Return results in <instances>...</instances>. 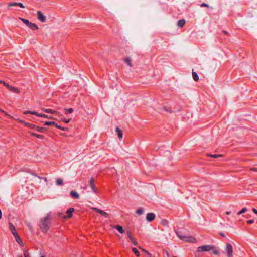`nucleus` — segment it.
<instances>
[{
    "mask_svg": "<svg viewBox=\"0 0 257 257\" xmlns=\"http://www.w3.org/2000/svg\"><path fill=\"white\" fill-rule=\"evenodd\" d=\"M52 212L46 214L45 216L40 218L39 226L41 231L43 233L47 232L51 227L52 222Z\"/></svg>",
    "mask_w": 257,
    "mask_h": 257,
    "instance_id": "obj_1",
    "label": "nucleus"
},
{
    "mask_svg": "<svg viewBox=\"0 0 257 257\" xmlns=\"http://www.w3.org/2000/svg\"><path fill=\"white\" fill-rule=\"evenodd\" d=\"M176 233L179 238L182 240L192 243L196 242V238L193 236L183 235L179 231H177Z\"/></svg>",
    "mask_w": 257,
    "mask_h": 257,
    "instance_id": "obj_2",
    "label": "nucleus"
},
{
    "mask_svg": "<svg viewBox=\"0 0 257 257\" xmlns=\"http://www.w3.org/2000/svg\"><path fill=\"white\" fill-rule=\"evenodd\" d=\"M213 245H204L201 246H199L197 249V252H208L209 251L212 249Z\"/></svg>",
    "mask_w": 257,
    "mask_h": 257,
    "instance_id": "obj_3",
    "label": "nucleus"
},
{
    "mask_svg": "<svg viewBox=\"0 0 257 257\" xmlns=\"http://www.w3.org/2000/svg\"><path fill=\"white\" fill-rule=\"evenodd\" d=\"M225 251L226 252V254L228 257H232L233 253V247L232 246L229 244L227 243L226 245Z\"/></svg>",
    "mask_w": 257,
    "mask_h": 257,
    "instance_id": "obj_4",
    "label": "nucleus"
},
{
    "mask_svg": "<svg viewBox=\"0 0 257 257\" xmlns=\"http://www.w3.org/2000/svg\"><path fill=\"white\" fill-rule=\"evenodd\" d=\"M156 215L153 213H149L146 215V220L148 222H152L155 219Z\"/></svg>",
    "mask_w": 257,
    "mask_h": 257,
    "instance_id": "obj_5",
    "label": "nucleus"
},
{
    "mask_svg": "<svg viewBox=\"0 0 257 257\" xmlns=\"http://www.w3.org/2000/svg\"><path fill=\"white\" fill-rule=\"evenodd\" d=\"M94 182L95 181L94 179L93 178H91L90 180L89 185L93 192L94 193H97V189L96 188Z\"/></svg>",
    "mask_w": 257,
    "mask_h": 257,
    "instance_id": "obj_6",
    "label": "nucleus"
},
{
    "mask_svg": "<svg viewBox=\"0 0 257 257\" xmlns=\"http://www.w3.org/2000/svg\"><path fill=\"white\" fill-rule=\"evenodd\" d=\"M37 18L42 22H44L46 21V17L40 11L37 12Z\"/></svg>",
    "mask_w": 257,
    "mask_h": 257,
    "instance_id": "obj_7",
    "label": "nucleus"
},
{
    "mask_svg": "<svg viewBox=\"0 0 257 257\" xmlns=\"http://www.w3.org/2000/svg\"><path fill=\"white\" fill-rule=\"evenodd\" d=\"M74 211V209L73 208H69L67 211H66V214L67 215V216H64V218H71L72 216V213Z\"/></svg>",
    "mask_w": 257,
    "mask_h": 257,
    "instance_id": "obj_8",
    "label": "nucleus"
},
{
    "mask_svg": "<svg viewBox=\"0 0 257 257\" xmlns=\"http://www.w3.org/2000/svg\"><path fill=\"white\" fill-rule=\"evenodd\" d=\"M127 235L129 239L131 240L132 243L134 245H137L138 244V242L137 240L131 235V232L127 231L126 232Z\"/></svg>",
    "mask_w": 257,
    "mask_h": 257,
    "instance_id": "obj_9",
    "label": "nucleus"
},
{
    "mask_svg": "<svg viewBox=\"0 0 257 257\" xmlns=\"http://www.w3.org/2000/svg\"><path fill=\"white\" fill-rule=\"evenodd\" d=\"M93 209L96 211V212L101 214L102 215L104 216L105 217H108V214H107L106 212H104L103 210H101L100 209H99L96 208H93Z\"/></svg>",
    "mask_w": 257,
    "mask_h": 257,
    "instance_id": "obj_10",
    "label": "nucleus"
},
{
    "mask_svg": "<svg viewBox=\"0 0 257 257\" xmlns=\"http://www.w3.org/2000/svg\"><path fill=\"white\" fill-rule=\"evenodd\" d=\"M72 198L74 199H79L80 197L79 194L75 191L72 190L70 193Z\"/></svg>",
    "mask_w": 257,
    "mask_h": 257,
    "instance_id": "obj_11",
    "label": "nucleus"
},
{
    "mask_svg": "<svg viewBox=\"0 0 257 257\" xmlns=\"http://www.w3.org/2000/svg\"><path fill=\"white\" fill-rule=\"evenodd\" d=\"M10 225V229L12 233V234L15 236L17 234V232L16 231V228L15 226L11 223H9Z\"/></svg>",
    "mask_w": 257,
    "mask_h": 257,
    "instance_id": "obj_12",
    "label": "nucleus"
},
{
    "mask_svg": "<svg viewBox=\"0 0 257 257\" xmlns=\"http://www.w3.org/2000/svg\"><path fill=\"white\" fill-rule=\"evenodd\" d=\"M117 134V135L120 139H121L122 138L123 136V133L122 131L119 128V127H117L115 130Z\"/></svg>",
    "mask_w": 257,
    "mask_h": 257,
    "instance_id": "obj_13",
    "label": "nucleus"
},
{
    "mask_svg": "<svg viewBox=\"0 0 257 257\" xmlns=\"http://www.w3.org/2000/svg\"><path fill=\"white\" fill-rule=\"evenodd\" d=\"M42 110H43V111L45 112L48 113H53V114H57L59 113L58 112H57L56 111H54L52 109H43Z\"/></svg>",
    "mask_w": 257,
    "mask_h": 257,
    "instance_id": "obj_14",
    "label": "nucleus"
},
{
    "mask_svg": "<svg viewBox=\"0 0 257 257\" xmlns=\"http://www.w3.org/2000/svg\"><path fill=\"white\" fill-rule=\"evenodd\" d=\"M28 27L31 30L38 29V26L36 24L31 22H30V24H29Z\"/></svg>",
    "mask_w": 257,
    "mask_h": 257,
    "instance_id": "obj_15",
    "label": "nucleus"
},
{
    "mask_svg": "<svg viewBox=\"0 0 257 257\" xmlns=\"http://www.w3.org/2000/svg\"><path fill=\"white\" fill-rule=\"evenodd\" d=\"M24 114H31L32 115H35L39 117V115H40V113H38L36 111H25L23 112Z\"/></svg>",
    "mask_w": 257,
    "mask_h": 257,
    "instance_id": "obj_16",
    "label": "nucleus"
},
{
    "mask_svg": "<svg viewBox=\"0 0 257 257\" xmlns=\"http://www.w3.org/2000/svg\"><path fill=\"white\" fill-rule=\"evenodd\" d=\"M185 24V20L184 19L180 20L178 21L177 25L180 28H182Z\"/></svg>",
    "mask_w": 257,
    "mask_h": 257,
    "instance_id": "obj_17",
    "label": "nucleus"
},
{
    "mask_svg": "<svg viewBox=\"0 0 257 257\" xmlns=\"http://www.w3.org/2000/svg\"><path fill=\"white\" fill-rule=\"evenodd\" d=\"M114 228L121 234L123 233L124 231L121 226L116 225Z\"/></svg>",
    "mask_w": 257,
    "mask_h": 257,
    "instance_id": "obj_18",
    "label": "nucleus"
},
{
    "mask_svg": "<svg viewBox=\"0 0 257 257\" xmlns=\"http://www.w3.org/2000/svg\"><path fill=\"white\" fill-rule=\"evenodd\" d=\"M136 213L138 215H141L144 213V209L143 208H140L136 211Z\"/></svg>",
    "mask_w": 257,
    "mask_h": 257,
    "instance_id": "obj_19",
    "label": "nucleus"
},
{
    "mask_svg": "<svg viewBox=\"0 0 257 257\" xmlns=\"http://www.w3.org/2000/svg\"><path fill=\"white\" fill-rule=\"evenodd\" d=\"M192 77L194 80L196 82H197L199 80V76L197 73H196L195 72L193 71L192 72Z\"/></svg>",
    "mask_w": 257,
    "mask_h": 257,
    "instance_id": "obj_20",
    "label": "nucleus"
},
{
    "mask_svg": "<svg viewBox=\"0 0 257 257\" xmlns=\"http://www.w3.org/2000/svg\"><path fill=\"white\" fill-rule=\"evenodd\" d=\"M213 248L212 249H211V250L212 251V253L214 255H218L219 254V250L217 249V248L215 246L213 245Z\"/></svg>",
    "mask_w": 257,
    "mask_h": 257,
    "instance_id": "obj_21",
    "label": "nucleus"
},
{
    "mask_svg": "<svg viewBox=\"0 0 257 257\" xmlns=\"http://www.w3.org/2000/svg\"><path fill=\"white\" fill-rule=\"evenodd\" d=\"M14 237H15L17 243L20 245H22L21 244H22V241L21 239L20 238V236L18 235V234L16 235H15Z\"/></svg>",
    "mask_w": 257,
    "mask_h": 257,
    "instance_id": "obj_22",
    "label": "nucleus"
},
{
    "mask_svg": "<svg viewBox=\"0 0 257 257\" xmlns=\"http://www.w3.org/2000/svg\"><path fill=\"white\" fill-rule=\"evenodd\" d=\"M19 19L27 26L28 27L29 26V24H30V22H29V21L28 20H27V19H24V18H19Z\"/></svg>",
    "mask_w": 257,
    "mask_h": 257,
    "instance_id": "obj_23",
    "label": "nucleus"
},
{
    "mask_svg": "<svg viewBox=\"0 0 257 257\" xmlns=\"http://www.w3.org/2000/svg\"><path fill=\"white\" fill-rule=\"evenodd\" d=\"M124 62L130 67H132L131 60L130 58L127 57L124 59Z\"/></svg>",
    "mask_w": 257,
    "mask_h": 257,
    "instance_id": "obj_24",
    "label": "nucleus"
},
{
    "mask_svg": "<svg viewBox=\"0 0 257 257\" xmlns=\"http://www.w3.org/2000/svg\"><path fill=\"white\" fill-rule=\"evenodd\" d=\"M55 121H45L44 122V125H54L55 126V125L57 124Z\"/></svg>",
    "mask_w": 257,
    "mask_h": 257,
    "instance_id": "obj_25",
    "label": "nucleus"
},
{
    "mask_svg": "<svg viewBox=\"0 0 257 257\" xmlns=\"http://www.w3.org/2000/svg\"><path fill=\"white\" fill-rule=\"evenodd\" d=\"M25 125L27 126L28 127L31 128H35L36 126L33 124H31L30 123H25Z\"/></svg>",
    "mask_w": 257,
    "mask_h": 257,
    "instance_id": "obj_26",
    "label": "nucleus"
},
{
    "mask_svg": "<svg viewBox=\"0 0 257 257\" xmlns=\"http://www.w3.org/2000/svg\"><path fill=\"white\" fill-rule=\"evenodd\" d=\"M10 90L11 91L15 92V93H19L20 92V91H19V90L18 88H17L16 87H10Z\"/></svg>",
    "mask_w": 257,
    "mask_h": 257,
    "instance_id": "obj_27",
    "label": "nucleus"
},
{
    "mask_svg": "<svg viewBox=\"0 0 257 257\" xmlns=\"http://www.w3.org/2000/svg\"><path fill=\"white\" fill-rule=\"evenodd\" d=\"M56 183V185H58V186L63 185V183L62 179L61 178L57 179Z\"/></svg>",
    "mask_w": 257,
    "mask_h": 257,
    "instance_id": "obj_28",
    "label": "nucleus"
},
{
    "mask_svg": "<svg viewBox=\"0 0 257 257\" xmlns=\"http://www.w3.org/2000/svg\"><path fill=\"white\" fill-rule=\"evenodd\" d=\"M65 113H71L73 112V109L71 108H65L64 109Z\"/></svg>",
    "mask_w": 257,
    "mask_h": 257,
    "instance_id": "obj_29",
    "label": "nucleus"
},
{
    "mask_svg": "<svg viewBox=\"0 0 257 257\" xmlns=\"http://www.w3.org/2000/svg\"><path fill=\"white\" fill-rule=\"evenodd\" d=\"M132 251L135 254V255L137 256H139L140 255V253L139 252V251L137 250V248H132Z\"/></svg>",
    "mask_w": 257,
    "mask_h": 257,
    "instance_id": "obj_30",
    "label": "nucleus"
},
{
    "mask_svg": "<svg viewBox=\"0 0 257 257\" xmlns=\"http://www.w3.org/2000/svg\"><path fill=\"white\" fill-rule=\"evenodd\" d=\"M55 127L63 131H67L68 129V127H62L60 125H59L58 124L55 125Z\"/></svg>",
    "mask_w": 257,
    "mask_h": 257,
    "instance_id": "obj_31",
    "label": "nucleus"
},
{
    "mask_svg": "<svg viewBox=\"0 0 257 257\" xmlns=\"http://www.w3.org/2000/svg\"><path fill=\"white\" fill-rule=\"evenodd\" d=\"M207 156L209 157H213V158H218V157H221V155H218V154L212 155V154H207Z\"/></svg>",
    "mask_w": 257,
    "mask_h": 257,
    "instance_id": "obj_32",
    "label": "nucleus"
},
{
    "mask_svg": "<svg viewBox=\"0 0 257 257\" xmlns=\"http://www.w3.org/2000/svg\"><path fill=\"white\" fill-rule=\"evenodd\" d=\"M35 129H36L37 130V131H38L39 132H43L44 130H46V128L45 127H39L38 126H36V127H35Z\"/></svg>",
    "mask_w": 257,
    "mask_h": 257,
    "instance_id": "obj_33",
    "label": "nucleus"
},
{
    "mask_svg": "<svg viewBox=\"0 0 257 257\" xmlns=\"http://www.w3.org/2000/svg\"><path fill=\"white\" fill-rule=\"evenodd\" d=\"M247 208H243L242 210H241L240 211H239L238 213H237V214L238 215H240V214H242L245 212H246V211H247Z\"/></svg>",
    "mask_w": 257,
    "mask_h": 257,
    "instance_id": "obj_34",
    "label": "nucleus"
},
{
    "mask_svg": "<svg viewBox=\"0 0 257 257\" xmlns=\"http://www.w3.org/2000/svg\"><path fill=\"white\" fill-rule=\"evenodd\" d=\"M27 226L28 227V228H29V230L30 231V232H31V233H32V232H33V227H32V226L31 225V223L28 222V223H27Z\"/></svg>",
    "mask_w": 257,
    "mask_h": 257,
    "instance_id": "obj_35",
    "label": "nucleus"
},
{
    "mask_svg": "<svg viewBox=\"0 0 257 257\" xmlns=\"http://www.w3.org/2000/svg\"><path fill=\"white\" fill-rule=\"evenodd\" d=\"M9 6H18L17 2L10 3L8 4Z\"/></svg>",
    "mask_w": 257,
    "mask_h": 257,
    "instance_id": "obj_36",
    "label": "nucleus"
},
{
    "mask_svg": "<svg viewBox=\"0 0 257 257\" xmlns=\"http://www.w3.org/2000/svg\"><path fill=\"white\" fill-rule=\"evenodd\" d=\"M39 117H44V118H52V117H49L48 115L42 113H40V115H39Z\"/></svg>",
    "mask_w": 257,
    "mask_h": 257,
    "instance_id": "obj_37",
    "label": "nucleus"
},
{
    "mask_svg": "<svg viewBox=\"0 0 257 257\" xmlns=\"http://www.w3.org/2000/svg\"><path fill=\"white\" fill-rule=\"evenodd\" d=\"M24 257H30V254L27 250H25L24 252Z\"/></svg>",
    "mask_w": 257,
    "mask_h": 257,
    "instance_id": "obj_38",
    "label": "nucleus"
},
{
    "mask_svg": "<svg viewBox=\"0 0 257 257\" xmlns=\"http://www.w3.org/2000/svg\"><path fill=\"white\" fill-rule=\"evenodd\" d=\"M161 223L162 224V225L166 226L168 225V222L166 220H164L162 221Z\"/></svg>",
    "mask_w": 257,
    "mask_h": 257,
    "instance_id": "obj_39",
    "label": "nucleus"
},
{
    "mask_svg": "<svg viewBox=\"0 0 257 257\" xmlns=\"http://www.w3.org/2000/svg\"><path fill=\"white\" fill-rule=\"evenodd\" d=\"M200 6L201 7H207L208 8L209 7V6L208 4H206V3H202L201 5H200Z\"/></svg>",
    "mask_w": 257,
    "mask_h": 257,
    "instance_id": "obj_40",
    "label": "nucleus"
},
{
    "mask_svg": "<svg viewBox=\"0 0 257 257\" xmlns=\"http://www.w3.org/2000/svg\"><path fill=\"white\" fill-rule=\"evenodd\" d=\"M3 84L4 86H6L7 88L10 89V87H11V86H10L8 84L6 83L5 82H3Z\"/></svg>",
    "mask_w": 257,
    "mask_h": 257,
    "instance_id": "obj_41",
    "label": "nucleus"
},
{
    "mask_svg": "<svg viewBox=\"0 0 257 257\" xmlns=\"http://www.w3.org/2000/svg\"><path fill=\"white\" fill-rule=\"evenodd\" d=\"M37 138L40 139H43L44 138V136L42 135H39L38 134Z\"/></svg>",
    "mask_w": 257,
    "mask_h": 257,
    "instance_id": "obj_42",
    "label": "nucleus"
},
{
    "mask_svg": "<svg viewBox=\"0 0 257 257\" xmlns=\"http://www.w3.org/2000/svg\"><path fill=\"white\" fill-rule=\"evenodd\" d=\"M18 6H19V7H20L22 8H25V6L21 3H18Z\"/></svg>",
    "mask_w": 257,
    "mask_h": 257,
    "instance_id": "obj_43",
    "label": "nucleus"
},
{
    "mask_svg": "<svg viewBox=\"0 0 257 257\" xmlns=\"http://www.w3.org/2000/svg\"><path fill=\"white\" fill-rule=\"evenodd\" d=\"M62 120L64 121L66 123H68L70 122V119H66L65 118L63 119Z\"/></svg>",
    "mask_w": 257,
    "mask_h": 257,
    "instance_id": "obj_44",
    "label": "nucleus"
},
{
    "mask_svg": "<svg viewBox=\"0 0 257 257\" xmlns=\"http://www.w3.org/2000/svg\"><path fill=\"white\" fill-rule=\"evenodd\" d=\"M254 222V220H249L247 221V223L248 224H250L253 223Z\"/></svg>",
    "mask_w": 257,
    "mask_h": 257,
    "instance_id": "obj_45",
    "label": "nucleus"
},
{
    "mask_svg": "<svg viewBox=\"0 0 257 257\" xmlns=\"http://www.w3.org/2000/svg\"><path fill=\"white\" fill-rule=\"evenodd\" d=\"M164 109H165L166 111H167V112H169V113H172V110H171V109H167L166 107H164Z\"/></svg>",
    "mask_w": 257,
    "mask_h": 257,
    "instance_id": "obj_46",
    "label": "nucleus"
},
{
    "mask_svg": "<svg viewBox=\"0 0 257 257\" xmlns=\"http://www.w3.org/2000/svg\"><path fill=\"white\" fill-rule=\"evenodd\" d=\"M0 112H1L2 113L5 114V115H6L7 116H9V115L5 111L3 110L2 109H0Z\"/></svg>",
    "mask_w": 257,
    "mask_h": 257,
    "instance_id": "obj_47",
    "label": "nucleus"
},
{
    "mask_svg": "<svg viewBox=\"0 0 257 257\" xmlns=\"http://www.w3.org/2000/svg\"><path fill=\"white\" fill-rule=\"evenodd\" d=\"M31 135L32 136H34V137H37V135H38V134H37L35 133H31Z\"/></svg>",
    "mask_w": 257,
    "mask_h": 257,
    "instance_id": "obj_48",
    "label": "nucleus"
},
{
    "mask_svg": "<svg viewBox=\"0 0 257 257\" xmlns=\"http://www.w3.org/2000/svg\"><path fill=\"white\" fill-rule=\"evenodd\" d=\"M142 249V250H143L144 252H145V253H146L147 254H148V255H151V254H150V253H149L148 251H147V250H145V249Z\"/></svg>",
    "mask_w": 257,
    "mask_h": 257,
    "instance_id": "obj_49",
    "label": "nucleus"
},
{
    "mask_svg": "<svg viewBox=\"0 0 257 257\" xmlns=\"http://www.w3.org/2000/svg\"><path fill=\"white\" fill-rule=\"evenodd\" d=\"M252 211H253V212H254L255 214H257V209H255V208H253V209H252Z\"/></svg>",
    "mask_w": 257,
    "mask_h": 257,
    "instance_id": "obj_50",
    "label": "nucleus"
},
{
    "mask_svg": "<svg viewBox=\"0 0 257 257\" xmlns=\"http://www.w3.org/2000/svg\"><path fill=\"white\" fill-rule=\"evenodd\" d=\"M32 175H34V176H36V177H38V178H39V179H42V178H41L40 177L38 176L37 174H33Z\"/></svg>",
    "mask_w": 257,
    "mask_h": 257,
    "instance_id": "obj_51",
    "label": "nucleus"
},
{
    "mask_svg": "<svg viewBox=\"0 0 257 257\" xmlns=\"http://www.w3.org/2000/svg\"><path fill=\"white\" fill-rule=\"evenodd\" d=\"M62 215H63V214H62V213H58V216L59 217H63V216H62Z\"/></svg>",
    "mask_w": 257,
    "mask_h": 257,
    "instance_id": "obj_52",
    "label": "nucleus"
},
{
    "mask_svg": "<svg viewBox=\"0 0 257 257\" xmlns=\"http://www.w3.org/2000/svg\"><path fill=\"white\" fill-rule=\"evenodd\" d=\"M222 32H223L224 34H228V32H227L226 31H225V30H223V31H222Z\"/></svg>",
    "mask_w": 257,
    "mask_h": 257,
    "instance_id": "obj_53",
    "label": "nucleus"
},
{
    "mask_svg": "<svg viewBox=\"0 0 257 257\" xmlns=\"http://www.w3.org/2000/svg\"><path fill=\"white\" fill-rule=\"evenodd\" d=\"M226 214L227 215H230L231 214V212H230V211H226Z\"/></svg>",
    "mask_w": 257,
    "mask_h": 257,
    "instance_id": "obj_54",
    "label": "nucleus"
},
{
    "mask_svg": "<svg viewBox=\"0 0 257 257\" xmlns=\"http://www.w3.org/2000/svg\"><path fill=\"white\" fill-rule=\"evenodd\" d=\"M19 121H20L21 123H23V124H25V123H26V122H25V121H23V120H20Z\"/></svg>",
    "mask_w": 257,
    "mask_h": 257,
    "instance_id": "obj_55",
    "label": "nucleus"
},
{
    "mask_svg": "<svg viewBox=\"0 0 257 257\" xmlns=\"http://www.w3.org/2000/svg\"><path fill=\"white\" fill-rule=\"evenodd\" d=\"M251 170H253V171H256V169L255 168H252Z\"/></svg>",
    "mask_w": 257,
    "mask_h": 257,
    "instance_id": "obj_56",
    "label": "nucleus"
},
{
    "mask_svg": "<svg viewBox=\"0 0 257 257\" xmlns=\"http://www.w3.org/2000/svg\"><path fill=\"white\" fill-rule=\"evenodd\" d=\"M220 235H222V236H224V233H220Z\"/></svg>",
    "mask_w": 257,
    "mask_h": 257,
    "instance_id": "obj_57",
    "label": "nucleus"
},
{
    "mask_svg": "<svg viewBox=\"0 0 257 257\" xmlns=\"http://www.w3.org/2000/svg\"><path fill=\"white\" fill-rule=\"evenodd\" d=\"M3 81L0 80V84L3 83Z\"/></svg>",
    "mask_w": 257,
    "mask_h": 257,
    "instance_id": "obj_58",
    "label": "nucleus"
},
{
    "mask_svg": "<svg viewBox=\"0 0 257 257\" xmlns=\"http://www.w3.org/2000/svg\"><path fill=\"white\" fill-rule=\"evenodd\" d=\"M17 257H23V256L22 255H19Z\"/></svg>",
    "mask_w": 257,
    "mask_h": 257,
    "instance_id": "obj_59",
    "label": "nucleus"
},
{
    "mask_svg": "<svg viewBox=\"0 0 257 257\" xmlns=\"http://www.w3.org/2000/svg\"><path fill=\"white\" fill-rule=\"evenodd\" d=\"M41 257H45V256H44V255H42V256H41Z\"/></svg>",
    "mask_w": 257,
    "mask_h": 257,
    "instance_id": "obj_60",
    "label": "nucleus"
}]
</instances>
